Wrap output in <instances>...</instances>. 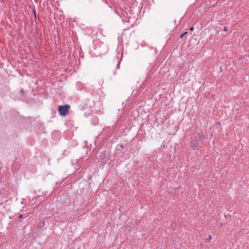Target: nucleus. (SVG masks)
Listing matches in <instances>:
<instances>
[{"instance_id":"f257e3e1","label":"nucleus","mask_w":249,"mask_h":249,"mask_svg":"<svg viewBox=\"0 0 249 249\" xmlns=\"http://www.w3.org/2000/svg\"><path fill=\"white\" fill-rule=\"evenodd\" d=\"M70 108V106L68 104H66L63 106H60L58 107V111L60 115L66 116L69 113Z\"/></svg>"},{"instance_id":"0eeeda50","label":"nucleus","mask_w":249,"mask_h":249,"mask_svg":"<svg viewBox=\"0 0 249 249\" xmlns=\"http://www.w3.org/2000/svg\"><path fill=\"white\" fill-rule=\"evenodd\" d=\"M23 217V215L21 214H20L18 216V219H21Z\"/></svg>"},{"instance_id":"f8f14e48","label":"nucleus","mask_w":249,"mask_h":249,"mask_svg":"<svg viewBox=\"0 0 249 249\" xmlns=\"http://www.w3.org/2000/svg\"><path fill=\"white\" fill-rule=\"evenodd\" d=\"M34 14H35V18H36V13H35V12L34 11Z\"/></svg>"},{"instance_id":"9b49d317","label":"nucleus","mask_w":249,"mask_h":249,"mask_svg":"<svg viewBox=\"0 0 249 249\" xmlns=\"http://www.w3.org/2000/svg\"><path fill=\"white\" fill-rule=\"evenodd\" d=\"M113 74L114 75H116V71H114V72H113Z\"/></svg>"},{"instance_id":"39448f33","label":"nucleus","mask_w":249,"mask_h":249,"mask_svg":"<svg viewBox=\"0 0 249 249\" xmlns=\"http://www.w3.org/2000/svg\"><path fill=\"white\" fill-rule=\"evenodd\" d=\"M212 237L211 235H209V237L206 239V240H207L209 242H210L211 241V240H212Z\"/></svg>"},{"instance_id":"f03ea898","label":"nucleus","mask_w":249,"mask_h":249,"mask_svg":"<svg viewBox=\"0 0 249 249\" xmlns=\"http://www.w3.org/2000/svg\"><path fill=\"white\" fill-rule=\"evenodd\" d=\"M199 142H200L197 139L196 137V136H194L191 138L190 146L192 147L194 150H195L197 148Z\"/></svg>"},{"instance_id":"9d476101","label":"nucleus","mask_w":249,"mask_h":249,"mask_svg":"<svg viewBox=\"0 0 249 249\" xmlns=\"http://www.w3.org/2000/svg\"><path fill=\"white\" fill-rule=\"evenodd\" d=\"M19 92L20 93H23V89H21Z\"/></svg>"},{"instance_id":"20e7f679","label":"nucleus","mask_w":249,"mask_h":249,"mask_svg":"<svg viewBox=\"0 0 249 249\" xmlns=\"http://www.w3.org/2000/svg\"><path fill=\"white\" fill-rule=\"evenodd\" d=\"M120 60L118 61L117 66L116 67V69H120Z\"/></svg>"},{"instance_id":"7ed1b4c3","label":"nucleus","mask_w":249,"mask_h":249,"mask_svg":"<svg viewBox=\"0 0 249 249\" xmlns=\"http://www.w3.org/2000/svg\"><path fill=\"white\" fill-rule=\"evenodd\" d=\"M196 135H195L197 139L200 142H202L205 139V136L204 135V134L202 132H200L196 134Z\"/></svg>"},{"instance_id":"6e6552de","label":"nucleus","mask_w":249,"mask_h":249,"mask_svg":"<svg viewBox=\"0 0 249 249\" xmlns=\"http://www.w3.org/2000/svg\"><path fill=\"white\" fill-rule=\"evenodd\" d=\"M194 28L193 27H191L190 28V30L191 31H194Z\"/></svg>"},{"instance_id":"1a4fd4ad","label":"nucleus","mask_w":249,"mask_h":249,"mask_svg":"<svg viewBox=\"0 0 249 249\" xmlns=\"http://www.w3.org/2000/svg\"><path fill=\"white\" fill-rule=\"evenodd\" d=\"M227 27H226V26H224V31H227Z\"/></svg>"},{"instance_id":"423d86ee","label":"nucleus","mask_w":249,"mask_h":249,"mask_svg":"<svg viewBox=\"0 0 249 249\" xmlns=\"http://www.w3.org/2000/svg\"><path fill=\"white\" fill-rule=\"evenodd\" d=\"M187 34V32H184L183 33V34H182L180 36V38H182L183 36H184V35H186Z\"/></svg>"}]
</instances>
